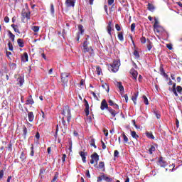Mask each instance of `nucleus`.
<instances>
[{"instance_id":"f257e3e1","label":"nucleus","mask_w":182,"mask_h":182,"mask_svg":"<svg viewBox=\"0 0 182 182\" xmlns=\"http://www.w3.org/2000/svg\"><path fill=\"white\" fill-rule=\"evenodd\" d=\"M63 117L62 119V123L63 126L66 124V121H65V119H67V122L69 123L70 122V119L72 118V115L70 114V109H69V107H65L63 109Z\"/></svg>"},{"instance_id":"f03ea898","label":"nucleus","mask_w":182,"mask_h":182,"mask_svg":"<svg viewBox=\"0 0 182 182\" xmlns=\"http://www.w3.org/2000/svg\"><path fill=\"white\" fill-rule=\"evenodd\" d=\"M120 67V60H114L113 63L108 67V70L109 72H113L116 73L119 70V68Z\"/></svg>"},{"instance_id":"7ed1b4c3","label":"nucleus","mask_w":182,"mask_h":182,"mask_svg":"<svg viewBox=\"0 0 182 182\" xmlns=\"http://www.w3.org/2000/svg\"><path fill=\"white\" fill-rule=\"evenodd\" d=\"M61 80L63 83H64V85H66V83L69 82V73H61Z\"/></svg>"},{"instance_id":"20e7f679","label":"nucleus","mask_w":182,"mask_h":182,"mask_svg":"<svg viewBox=\"0 0 182 182\" xmlns=\"http://www.w3.org/2000/svg\"><path fill=\"white\" fill-rule=\"evenodd\" d=\"M75 0H65V6L67 8H75Z\"/></svg>"},{"instance_id":"39448f33","label":"nucleus","mask_w":182,"mask_h":182,"mask_svg":"<svg viewBox=\"0 0 182 182\" xmlns=\"http://www.w3.org/2000/svg\"><path fill=\"white\" fill-rule=\"evenodd\" d=\"M100 109L101 110H105V109H107V110H109V109H110V107H109V105H107V102H106V100H103L102 101Z\"/></svg>"},{"instance_id":"423d86ee","label":"nucleus","mask_w":182,"mask_h":182,"mask_svg":"<svg viewBox=\"0 0 182 182\" xmlns=\"http://www.w3.org/2000/svg\"><path fill=\"white\" fill-rule=\"evenodd\" d=\"M82 46L84 52H90V50H93L92 47H87V41H84Z\"/></svg>"},{"instance_id":"0eeeda50","label":"nucleus","mask_w":182,"mask_h":182,"mask_svg":"<svg viewBox=\"0 0 182 182\" xmlns=\"http://www.w3.org/2000/svg\"><path fill=\"white\" fill-rule=\"evenodd\" d=\"M112 28H113V24L112 23V21H109L107 27V31L110 36H112Z\"/></svg>"},{"instance_id":"6e6552de","label":"nucleus","mask_w":182,"mask_h":182,"mask_svg":"<svg viewBox=\"0 0 182 182\" xmlns=\"http://www.w3.org/2000/svg\"><path fill=\"white\" fill-rule=\"evenodd\" d=\"M21 15L23 18H26V19H31V13H29V11H23Z\"/></svg>"},{"instance_id":"1a4fd4ad","label":"nucleus","mask_w":182,"mask_h":182,"mask_svg":"<svg viewBox=\"0 0 182 182\" xmlns=\"http://www.w3.org/2000/svg\"><path fill=\"white\" fill-rule=\"evenodd\" d=\"M84 102H85V114L86 116H89V102H87V100H84Z\"/></svg>"},{"instance_id":"9d476101","label":"nucleus","mask_w":182,"mask_h":182,"mask_svg":"<svg viewBox=\"0 0 182 182\" xmlns=\"http://www.w3.org/2000/svg\"><path fill=\"white\" fill-rule=\"evenodd\" d=\"M91 159L97 164V161H99V155L97 153L95 152L92 155H91Z\"/></svg>"},{"instance_id":"9b49d317","label":"nucleus","mask_w":182,"mask_h":182,"mask_svg":"<svg viewBox=\"0 0 182 182\" xmlns=\"http://www.w3.org/2000/svg\"><path fill=\"white\" fill-rule=\"evenodd\" d=\"M130 73H131L133 79H134V80H137V75H138L137 71L132 69L130 70Z\"/></svg>"},{"instance_id":"f8f14e48","label":"nucleus","mask_w":182,"mask_h":182,"mask_svg":"<svg viewBox=\"0 0 182 182\" xmlns=\"http://www.w3.org/2000/svg\"><path fill=\"white\" fill-rule=\"evenodd\" d=\"M116 86L119 89L120 92H124V87H123V85H122V82H116Z\"/></svg>"},{"instance_id":"ddd939ff","label":"nucleus","mask_w":182,"mask_h":182,"mask_svg":"<svg viewBox=\"0 0 182 182\" xmlns=\"http://www.w3.org/2000/svg\"><path fill=\"white\" fill-rule=\"evenodd\" d=\"M22 62L26 63L28 60V53H24L21 56Z\"/></svg>"},{"instance_id":"4468645a","label":"nucleus","mask_w":182,"mask_h":182,"mask_svg":"<svg viewBox=\"0 0 182 182\" xmlns=\"http://www.w3.org/2000/svg\"><path fill=\"white\" fill-rule=\"evenodd\" d=\"M28 121L32 122H33V119H35V116L33 115V112H29L28 113Z\"/></svg>"},{"instance_id":"2eb2a0df","label":"nucleus","mask_w":182,"mask_h":182,"mask_svg":"<svg viewBox=\"0 0 182 182\" xmlns=\"http://www.w3.org/2000/svg\"><path fill=\"white\" fill-rule=\"evenodd\" d=\"M80 155L82 157L83 163H86V156H87V154L85 153L84 151H80Z\"/></svg>"},{"instance_id":"dca6fc26","label":"nucleus","mask_w":182,"mask_h":182,"mask_svg":"<svg viewBox=\"0 0 182 182\" xmlns=\"http://www.w3.org/2000/svg\"><path fill=\"white\" fill-rule=\"evenodd\" d=\"M108 112L112 114V117H116V115L117 114V112L112 108H108Z\"/></svg>"},{"instance_id":"f3484780","label":"nucleus","mask_w":182,"mask_h":182,"mask_svg":"<svg viewBox=\"0 0 182 182\" xmlns=\"http://www.w3.org/2000/svg\"><path fill=\"white\" fill-rule=\"evenodd\" d=\"M108 103H109V106H114V107L115 109H119V105H117V104H114V102H113V101L112 100H109L108 101Z\"/></svg>"},{"instance_id":"a211bd4d","label":"nucleus","mask_w":182,"mask_h":182,"mask_svg":"<svg viewBox=\"0 0 182 182\" xmlns=\"http://www.w3.org/2000/svg\"><path fill=\"white\" fill-rule=\"evenodd\" d=\"M17 43H18V46H19L20 48H23L24 44H23V41H22V39L18 38V39L17 40Z\"/></svg>"},{"instance_id":"6ab92c4d","label":"nucleus","mask_w":182,"mask_h":182,"mask_svg":"<svg viewBox=\"0 0 182 182\" xmlns=\"http://www.w3.org/2000/svg\"><path fill=\"white\" fill-rule=\"evenodd\" d=\"M148 9H149V11H151V12H153L155 9L154 5L149 3L148 4Z\"/></svg>"},{"instance_id":"aec40b11","label":"nucleus","mask_w":182,"mask_h":182,"mask_svg":"<svg viewBox=\"0 0 182 182\" xmlns=\"http://www.w3.org/2000/svg\"><path fill=\"white\" fill-rule=\"evenodd\" d=\"M131 136H132V137H133V139H139V136L137 135V134L134 131L131 132Z\"/></svg>"},{"instance_id":"412c9836","label":"nucleus","mask_w":182,"mask_h":182,"mask_svg":"<svg viewBox=\"0 0 182 182\" xmlns=\"http://www.w3.org/2000/svg\"><path fill=\"white\" fill-rule=\"evenodd\" d=\"M118 39L121 41V42H123V41H124V38L123 37V32H119L118 33Z\"/></svg>"},{"instance_id":"4be33fe9","label":"nucleus","mask_w":182,"mask_h":182,"mask_svg":"<svg viewBox=\"0 0 182 182\" xmlns=\"http://www.w3.org/2000/svg\"><path fill=\"white\" fill-rule=\"evenodd\" d=\"M159 164L161 166V167H166V166H167V163L164 161H163L162 159L159 160Z\"/></svg>"},{"instance_id":"5701e85b","label":"nucleus","mask_w":182,"mask_h":182,"mask_svg":"<svg viewBox=\"0 0 182 182\" xmlns=\"http://www.w3.org/2000/svg\"><path fill=\"white\" fill-rule=\"evenodd\" d=\"M146 134L148 139H151L152 140H154V136L153 135V134H151V132H146Z\"/></svg>"},{"instance_id":"b1692460","label":"nucleus","mask_w":182,"mask_h":182,"mask_svg":"<svg viewBox=\"0 0 182 182\" xmlns=\"http://www.w3.org/2000/svg\"><path fill=\"white\" fill-rule=\"evenodd\" d=\"M122 137L124 139V143H128L129 142V138L127 137V136H126V134L124 133L122 134Z\"/></svg>"},{"instance_id":"393cba45","label":"nucleus","mask_w":182,"mask_h":182,"mask_svg":"<svg viewBox=\"0 0 182 182\" xmlns=\"http://www.w3.org/2000/svg\"><path fill=\"white\" fill-rule=\"evenodd\" d=\"M90 146H92L95 149H97V146L95 144V139L92 138L90 140Z\"/></svg>"},{"instance_id":"a878e982","label":"nucleus","mask_w":182,"mask_h":182,"mask_svg":"<svg viewBox=\"0 0 182 182\" xmlns=\"http://www.w3.org/2000/svg\"><path fill=\"white\" fill-rule=\"evenodd\" d=\"M31 29L33 32H39V26H33L31 27Z\"/></svg>"},{"instance_id":"bb28decb","label":"nucleus","mask_w":182,"mask_h":182,"mask_svg":"<svg viewBox=\"0 0 182 182\" xmlns=\"http://www.w3.org/2000/svg\"><path fill=\"white\" fill-rule=\"evenodd\" d=\"M102 87H103V89H105L107 92H109V85L107 83H102Z\"/></svg>"},{"instance_id":"cd10ccee","label":"nucleus","mask_w":182,"mask_h":182,"mask_svg":"<svg viewBox=\"0 0 182 182\" xmlns=\"http://www.w3.org/2000/svg\"><path fill=\"white\" fill-rule=\"evenodd\" d=\"M134 55L136 59H139V58H140V54H139V51L136 50L134 51Z\"/></svg>"},{"instance_id":"c85d7f7f","label":"nucleus","mask_w":182,"mask_h":182,"mask_svg":"<svg viewBox=\"0 0 182 182\" xmlns=\"http://www.w3.org/2000/svg\"><path fill=\"white\" fill-rule=\"evenodd\" d=\"M153 151H156V147L154 146H151L149 149V154H153Z\"/></svg>"},{"instance_id":"c756f323","label":"nucleus","mask_w":182,"mask_h":182,"mask_svg":"<svg viewBox=\"0 0 182 182\" xmlns=\"http://www.w3.org/2000/svg\"><path fill=\"white\" fill-rule=\"evenodd\" d=\"M96 72H97V75H101L102 68H100V67H99V66H97L96 67Z\"/></svg>"},{"instance_id":"7c9ffc66","label":"nucleus","mask_w":182,"mask_h":182,"mask_svg":"<svg viewBox=\"0 0 182 182\" xmlns=\"http://www.w3.org/2000/svg\"><path fill=\"white\" fill-rule=\"evenodd\" d=\"M78 29H79V31H80L81 35H82V34H83V32H85V31L83 30V26L79 25V26H78Z\"/></svg>"},{"instance_id":"2f4dec72","label":"nucleus","mask_w":182,"mask_h":182,"mask_svg":"<svg viewBox=\"0 0 182 182\" xmlns=\"http://www.w3.org/2000/svg\"><path fill=\"white\" fill-rule=\"evenodd\" d=\"M154 21H155V23L154 24V27L155 28H159V20H157V18H155Z\"/></svg>"},{"instance_id":"473e14b6","label":"nucleus","mask_w":182,"mask_h":182,"mask_svg":"<svg viewBox=\"0 0 182 182\" xmlns=\"http://www.w3.org/2000/svg\"><path fill=\"white\" fill-rule=\"evenodd\" d=\"M18 82L20 84V86H22V85H23V78H22L21 77L18 78Z\"/></svg>"},{"instance_id":"72a5a7b5","label":"nucleus","mask_w":182,"mask_h":182,"mask_svg":"<svg viewBox=\"0 0 182 182\" xmlns=\"http://www.w3.org/2000/svg\"><path fill=\"white\" fill-rule=\"evenodd\" d=\"M50 14L51 15L55 14V7L53 6V4H50Z\"/></svg>"},{"instance_id":"f704fd0d","label":"nucleus","mask_w":182,"mask_h":182,"mask_svg":"<svg viewBox=\"0 0 182 182\" xmlns=\"http://www.w3.org/2000/svg\"><path fill=\"white\" fill-rule=\"evenodd\" d=\"M26 105H33V100L32 98L27 100Z\"/></svg>"},{"instance_id":"c9c22d12","label":"nucleus","mask_w":182,"mask_h":182,"mask_svg":"<svg viewBox=\"0 0 182 182\" xmlns=\"http://www.w3.org/2000/svg\"><path fill=\"white\" fill-rule=\"evenodd\" d=\"M143 99H144V102L145 103V105H149V100L147 99V97H146V95L143 96Z\"/></svg>"},{"instance_id":"e433bc0d","label":"nucleus","mask_w":182,"mask_h":182,"mask_svg":"<svg viewBox=\"0 0 182 182\" xmlns=\"http://www.w3.org/2000/svg\"><path fill=\"white\" fill-rule=\"evenodd\" d=\"M154 114L156 115V119H160L161 117V115L158 111H154Z\"/></svg>"},{"instance_id":"4c0bfd02","label":"nucleus","mask_w":182,"mask_h":182,"mask_svg":"<svg viewBox=\"0 0 182 182\" xmlns=\"http://www.w3.org/2000/svg\"><path fill=\"white\" fill-rule=\"evenodd\" d=\"M153 48V45L151 44V42L149 41V43L147 45V49L148 50H151V48Z\"/></svg>"},{"instance_id":"58836bf2","label":"nucleus","mask_w":182,"mask_h":182,"mask_svg":"<svg viewBox=\"0 0 182 182\" xmlns=\"http://www.w3.org/2000/svg\"><path fill=\"white\" fill-rule=\"evenodd\" d=\"M20 159H21V161H23L25 160V159H26V157L25 156V154L23 152L21 153V154L20 156Z\"/></svg>"},{"instance_id":"ea45409f","label":"nucleus","mask_w":182,"mask_h":182,"mask_svg":"<svg viewBox=\"0 0 182 182\" xmlns=\"http://www.w3.org/2000/svg\"><path fill=\"white\" fill-rule=\"evenodd\" d=\"M8 45L9 50H14V46H12V43L9 42Z\"/></svg>"},{"instance_id":"a19ab883","label":"nucleus","mask_w":182,"mask_h":182,"mask_svg":"<svg viewBox=\"0 0 182 182\" xmlns=\"http://www.w3.org/2000/svg\"><path fill=\"white\" fill-rule=\"evenodd\" d=\"M136 28V23H132L131 25V31L132 32H134V29Z\"/></svg>"},{"instance_id":"79ce46f5","label":"nucleus","mask_w":182,"mask_h":182,"mask_svg":"<svg viewBox=\"0 0 182 182\" xmlns=\"http://www.w3.org/2000/svg\"><path fill=\"white\" fill-rule=\"evenodd\" d=\"M176 90L178 93H181L182 92V87L181 86H177L176 87Z\"/></svg>"},{"instance_id":"37998d69","label":"nucleus","mask_w":182,"mask_h":182,"mask_svg":"<svg viewBox=\"0 0 182 182\" xmlns=\"http://www.w3.org/2000/svg\"><path fill=\"white\" fill-rule=\"evenodd\" d=\"M99 167H100V168H105V162H102V161L100 162Z\"/></svg>"},{"instance_id":"c03bdc74","label":"nucleus","mask_w":182,"mask_h":182,"mask_svg":"<svg viewBox=\"0 0 182 182\" xmlns=\"http://www.w3.org/2000/svg\"><path fill=\"white\" fill-rule=\"evenodd\" d=\"M132 100L134 102V105H136V101L137 100V95L133 96L132 97Z\"/></svg>"},{"instance_id":"a18cd8bd","label":"nucleus","mask_w":182,"mask_h":182,"mask_svg":"<svg viewBox=\"0 0 182 182\" xmlns=\"http://www.w3.org/2000/svg\"><path fill=\"white\" fill-rule=\"evenodd\" d=\"M9 36L10 39H12V38H15V35H14V33H12V32L11 31H9Z\"/></svg>"},{"instance_id":"49530a36","label":"nucleus","mask_w":182,"mask_h":182,"mask_svg":"<svg viewBox=\"0 0 182 182\" xmlns=\"http://www.w3.org/2000/svg\"><path fill=\"white\" fill-rule=\"evenodd\" d=\"M31 153H30V155L33 157V156H34L35 154V151H33V146H31Z\"/></svg>"},{"instance_id":"de8ad7c7","label":"nucleus","mask_w":182,"mask_h":182,"mask_svg":"<svg viewBox=\"0 0 182 182\" xmlns=\"http://www.w3.org/2000/svg\"><path fill=\"white\" fill-rule=\"evenodd\" d=\"M140 41L141 43H146V37L141 38Z\"/></svg>"},{"instance_id":"09e8293b","label":"nucleus","mask_w":182,"mask_h":182,"mask_svg":"<svg viewBox=\"0 0 182 182\" xmlns=\"http://www.w3.org/2000/svg\"><path fill=\"white\" fill-rule=\"evenodd\" d=\"M10 68H12L13 69H16V64L12 63L10 64Z\"/></svg>"},{"instance_id":"8fccbe9b","label":"nucleus","mask_w":182,"mask_h":182,"mask_svg":"<svg viewBox=\"0 0 182 182\" xmlns=\"http://www.w3.org/2000/svg\"><path fill=\"white\" fill-rule=\"evenodd\" d=\"M172 92L175 95V96H178V94L177 93V90L176 89H172Z\"/></svg>"},{"instance_id":"3c124183","label":"nucleus","mask_w":182,"mask_h":182,"mask_svg":"<svg viewBox=\"0 0 182 182\" xmlns=\"http://www.w3.org/2000/svg\"><path fill=\"white\" fill-rule=\"evenodd\" d=\"M65 160H66V154H63V157H62V161H63V163H65Z\"/></svg>"},{"instance_id":"603ef678","label":"nucleus","mask_w":182,"mask_h":182,"mask_svg":"<svg viewBox=\"0 0 182 182\" xmlns=\"http://www.w3.org/2000/svg\"><path fill=\"white\" fill-rule=\"evenodd\" d=\"M11 55H12V53L9 52V51H6V56L9 58V59H11Z\"/></svg>"},{"instance_id":"864d4df0","label":"nucleus","mask_w":182,"mask_h":182,"mask_svg":"<svg viewBox=\"0 0 182 182\" xmlns=\"http://www.w3.org/2000/svg\"><path fill=\"white\" fill-rule=\"evenodd\" d=\"M4 22H6V23H8L9 22V17L6 16L4 18Z\"/></svg>"},{"instance_id":"5fc2aeb1","label":"nucleus","mask_w":182,"mask_h":182,"mask_svg":"<svg viewBox=\"0 0 182 182\" xmlns=\"http://www.w3.org/2000/svg\"><path fill=\"white\" fill-rule=\"evenodd\" d=\"M114 0H108V5H113Z\"/></svg>"},{"instance_id":"6e6d98bb","label":"nucleus","mask_w":182,"mask_h":182,"mask_svg":"<svg viewBox=\"0 0 182 182\" xmlns=\"http://www.w3.org/2000/svg\"><path fill=\"white\" fill-rule=\"evenodd\" d=\"M114 157H117V156H119V151L115 150L114 152Z\"/></svg>"},{"instance_id":"4d7b16f0","label":"nucleus","mask_w":182,"mask_h":182,"mask_svg":"<svg viewBox=\"0 0 182 182\" xmlns=\"http://www.w3.org/2000/svg\"><path fill=\"white\" fill-rule=\"evenodd\" d=\"M115 28H116L117 31H120V29H121V28H120V26H119V24H116V25H115Z\"/></svg>"},{"instance_id":"13d9d810","label":"nucleus","mask_w":182,"mask_h":182,"mask_svg":"<svg viewBox=\"0 0 182 182\" xmlns=\"http://www.w3.org/2000/svg\"><path fill=\"white\" fill-rule=\"evenodd\" d=\"M86 176L88 177V178H90V173L89 172V170L86 171Z\"/></svg>"},{"instance_id":"bf43d9fd","label":"nucleus","mask_w":182,"mask_h":182,"mask_svg":"<svg viewBox=\"0 0 182 182\" xmlns=\"http://www.w3.org/2000/svg\"><path fill=\"white\" fill-rule=\"evenodd\" d=\"M103 132H104V134L106 136V137H107V136H109V132H107V129H104Z\"/></svg>"},{"instance_id":"052dcab7","label":"nucleus","mask_w":182,"mask_h":182,"mask_svg":"<svg viewBox=\"0 0 182 182\" xmlns=\"http://www.w3.org/2000/svg\"><path fill=\"white\" fill-rule=\"evenodd\" d=\"M4 177V170L0 171V178H2Z\"/></svg>"},{"instance_id":"680f3d73","label":"nucleus","mask_w":182,"mask_h":182,"mask_svg":"<svg viewBox=\"0 0 182 182\" xmlns=\"http://www.w3.org/2000/svg\"><path fill=\"white\" fill-rule=\"evenodd\" d=\"M56 180H58V176L55 175L54 178L52 180V182H55V181H56Z\"/></svg>"},{"instance_id":"e2e57ef3","label":"nucleus","mask_w":182,"mask_h":182,"mask_svg":"<svg viewBox=\"0 0 182 182\" xmlns=\"http://www.w3.org/2000/svg\"><path fill=\"white\" fill-rule=\"evenodd\" d=\"M92 95L94 99H97V95H96V93H95V92H92Z\"/></svg>"},{"instance_id":"0e129e2a","label":"nucleus","mask_w":182,"mask_h":182,"mask_svg":"<svg viewBox=\"0 0 182 182\" xmlns=\"http://www.w3.org/2000/svg\"><path fill=\"white\" fill-rule=\"evenodd\" d=\"M14 31L16 32L17 33H21V32L19 31V29H18L17 27L14 28Z\"/></svg>"},{"instance_id":"69168bd1","label":"nucleus","mask_w":182,"mask_h":182,"mask_svg":"<svg viewBox=\"0 0 182 182\" xmlns=\"http://www.w3.org/2000/svg\"><path fill=\"white\" fill-rule=\"evenodd\" d=\"M102 149H103V150H105V149H106V144H105V142H103V141H102Z\"/></svg>"},{"instance_id":"338daca9","label":"nucleus","mask_w":182,"mask_h":182,"mask_svg":"<svg viewBox=\"0 0 182 182\" xmlns=\"http://www.w3.org/2000/svg\"><path fill=\"white\" fill-rule=\"evenodd\" d=\"M102 180H103V178L102 177V176H99V177L97 178V182H100V181H102Z\"/></svg>"},{"instance_id":"774afa93","label":"nucleus","mask_w":182,"mask_h":182,"mask_svg":"<svg viewBox=\"0 0 182 182\" xmlns=\"http://www.w3.org/2000/svg\"><path fill=\"white\" fill-rule=\"evenodd\" d=\"M40 137H41V135H39V132H37V133L36 134V138L38 139H39Z\"/></svg>"}]
</instances>
